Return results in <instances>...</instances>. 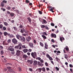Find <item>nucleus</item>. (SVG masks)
<instances>
[{
	"label": "nucleus",
	"instance_id": "27",
	"mask_svg": "<svg viewBox=\"0 0 73 73\" xmlns=\"http://www.w3.org/2000/svg\"><path fill=\"white\" fill-rule=\"evenodd\" d=\"M42 70L43 72H45V68L44 67H43L42 68Z\"/></svg>",
	"mask_w": 73,
	"mask_h": 73
},
{
	"label": "nucleus",
	"instance_id": "51",
	"mask_svg": "<svg viewBox=\"0 0 73 73\" xmlns=\"http://www.w3.org/2000/svg\"><path fill=\"white\" fill-rule=\"evenodd\" d=\"M42 4H39L38 5V7H39L40 8V7L41 6H42Z\"/></svg>",
	"mask_w": 73,
	"mask_h": 73
},
{
	"label": "nucleus",
	"instance_id": "14",
	"mask_svg": "<svg viewBox=\"0 0 73 73\" xmlns=\"http://www.w3.org/2000/svg\"><path fill=\"white\" fill-rule=\"evenodd\" d=\"M38 62L37 61L35 60L34 61L33 65H37Z\"/></svg>",
	"mask_w": 73,
	"mask_h": 73
},
{
	"label": "nucleus",
	"instance_id": "4",
	"mask_svg": "<svg viewBox=\"0 0 73 73\" xmlns=\"http://www.w3.org/2000/svg\"><path fill=\"white\" fill-rule=\"evenodd\" d=\"M7 68L9 70V71L10 72H12V73H15V72L13 71L11 69V67H7Z\"/></svg>",
	"mask_w": 73,
	"mask_h": 73
},
{
	"label": "nucleus",
	"instance_id": "56",
	"mask_svg": "<svg viewBox=\"0 0 73 73\" xmlns=\"http://www.w3.org/2000/svg\"><path fill=\"white\" fill-rule=\"evenodd\" d=\"M45 28L47 30H48V29H49V28H48V27L47 26H45Z\"/></svg>",
	"mask_w": 73,
	"mask_h": 73
},
{
	"label": "nucleus",
	"instance_id": "30",
	"mask_svg": "<svg viewBox=\"0 0 73 73\" xmlns=\"http://www.w3.org/2000/svg\"><path fill=\"white\" fill-rule=\"evenodd\" d=\"M4 25H5V26H7V25H8V23H7V22H4Z\"/></svg>",
	"mask_w": 73,
	"mask_h": 73
},
{
	"label": "nucleus",
	"instance_id": "41",
	"mask_svg": "<svg viewBox=\"0 0 73 73\" xmlns=\"http://www.w3.org/2000/svg\"><path fill=\"white\" fill-rule=\"evenodd\" d=\"M13 29H14L15 31H17V28L16 27H13Z\"/></svg>",
	"mask_w": 73,
	"mask_h": 73
},
{
	"label": "nucleus",
	"instance_id": "59",
	"mask_svg": "<svg viewBox=\"0 0 73 73\" xmlns=\"http://www.w3.org/2000/svg\"><path fill=\"white\" fill-rule=\"evenodd\" d=\"M28 52H32V50L31 49H29L28 50Z\"/></svg>",
	"mask_w": 73,
	"mask_h": 73
},
{
	"label": "nucleus",
	"instance_id": "36",
	"mask_svg": "<svg viewBox=\"0 0 73 73\" xmlns=\"http://www.w3.org/2000/svg\"><path fill=\"white\" fill-rule=\"evenodd\" d=\"M18 69L19 72H21V68L19 67Z\"/></svg>",
	"mask_w": 73,
	"mask_h": 73
},
{
	"label": "nucleus",
	"instance_id": "25",
	"mask_svg": "<svg viewBox=\"0 0 73 73\" xmlns=\"http://www.w3.org/2000/svg\"><path fill=\"white\" fill-rule=\"evenodd\" d=\"M27 19L30 23H31V18H30V17L28 18Z\"/></svg>",
	"mask_w": 73,
	"mask_h": 73
},
{
	"label": "nucleus",
	"instance_id": "50",
	"mask_svg": "<svg viewBox=\"0 0 73 73\" xmlns=\"http://www.w3.org/2000/svg\"><path fill=\"white\" fill-rule=\"evenodd\" d=\"M23 36H28V34H22Z\"/></svg>",
	"mask_w": 73,
	"mask_h": 73
},
{
	"label": "nucleus",
	"instance_id": "35",
	"mask_svg": "<svg viewBox=\"0 0 73 73\" xmlns=\"http://www.w3.org/2000/svg\"><path fill=\"white\" fill-rule=\"evenodd\" d=\"M7 9H8V10H11V7H7Z\"/></svg>",
	"mask_w": 73,
	"mask_h": 73
},
{
	"label": "nucleus",
	"instance_id": "15",
	"mask_svg": "<svg viewBox=\"0 0 73 73\" xmlns=\"http://www.w3.org/2000/svg\"><path fill=\"white\" fill-rule=\"evenodd\" d=\"M53 9H54V7L51 8V9H50V11H51L53 13V12H54V11H53Z\"/></svg>",
	"mask_w": 73,
	"mask_h": 73
},
{
	"label": "nucleus",
	"instance_id": "34",
	"mask_svg": "<svg viewBox=\"0 0 73 73\" xmlns=\"http://www.w3.org/2000/svg\"><path fill=\"white\" fill-rule=\"evenodd\" d=\"M11 40L10 39H9L8 40L7 42L9 43H10V42H11Z\"/></svg>",
	"mask_w": 73,
	"mask_h": 73
},
{
	"label": "nucleus",
	"instance_id": "55",
	"mask_svg": "<svg viewBox=\"0 0 73 73\" xmlns=\"http://www.w3.org/2000/svg\"><path fill=\"white\" fill-rule=\"evenodd\" d=\"M38 12L39 14H40V15H41L42 13V12L40 11H38Z\"/></svg>",
	"mask_w": 73,
	"mask_h": 73
},
{
	"label": "nucleus",
	"instance_id": "6",
	"mask_svg": "<svg viewBox=\"0 0 73 73\" xmlns=\"http://www.w3.org/2000/svg\"><path fill=\"white\" fill-rule=\"evenodd\" d=\"M27 62L29 64H32L33 62V61L32 60H28Z\"/></svg>",
	"mask_w": 73,
	"mask_h": 73
},
{
	"label": "nucleus",
	"instance_id": "62",
	"mask_svg": "<svg viewBox=\"0 0 73 73\" xmlns=\"http://www.w3.org/2000/svg\"><path fill=\"white\" fill-rule=\"evenodd\" d=\"M0 48L2 49H3V46H0Z\"/></svg>",
	"mask_w": 73,
	"mask_h": 73
},
{
	"label": "nucleus",
	"instance_id": "10",
	"mask_svg": "<svg viewBox=\"0 0 73 73\" xmlns=\"http://www.w3.org/2000/svg\"><path fill=\"white\" fill-rule=\"evenodd\" d=\"M20 51L19 50H17V53L16 55L17 56H20Z\"/></svg>",
	"mask_w": 73,
	"mask_h": 73
},
{
	"label": "nucleus",
	"instance_id": "17",
	"mask_svg": "<svg viewBox=\"0 0 73 73\" xmlns=\"http://www.w3.org/2000/svg\"><path fill=\"white\" fill-rule=\"evenodd\" d=\"M28 49H25L23 50V52H24V53H27V52H28Z\"/></svg>",
	"mask_w": 73,
	"mask_h": 73
},
{
	"label": "nucleus",
	"instance_id": "48",
	"mask_svg": "<svg viewBox=\"0 0 73 73\" xmlns=\"http://www.w3.org/2000/svg\"><path fill=\"white\" fill-rule=\"evenodd\" d=\"M19 48V46H16L15 47V48L16 49H18Z\"/></svg>",
	"mask_w": 73,
	"mask_h": 73
},
{
	"label": "nucleus",
	"instance_id": "54",
	"mask_svg": "<svg viewBox=\"0 0 73 73\" xmlns=\"http://www.w3.org/2000/svg\"><path fill=\"white\" fill-rule=\"evenodd\" d=\"M1 10H3V11H5V9H3V8H1Z\"/></svg>",
	"mask_w": 73,
	"mask_h": 73
},
{
	"label": "nucleus",
	"instance_id": "53",
	"mask_svg": "<svg viewBox=\"0 0 73 73\" xmlns=\"http://www.w3.org/2000/svg\"><path fill=\"white\" fill-rule=\"evenodd\" d=\"M51 25L52 27H54V24L53 23H51Z\"/></svg>",
	"mask_w": 73,
	"mask_h": 73
},
{
	"label": "nucleus",
	"instance_id": "19",
	"mask_svg": "<svg viewBox=\"0 0 73 73\" xmlns=\"http://www.w3.org/2000/svg\"><path fill=\"white\" fill-rule=\"evenodd\" d=\"M27 56L26 55L24 54L23 55V58H27Z\"/></svg>",
	"mask_w": 73,
	"mask_h": 73
},
{
	"label": "nucleus",
	"instance_id": "24",
	"mask_svg": "<svg viewBox=\"0 0 73 73\" xmlns=\"http://www.w3.org/2000/svg\"><path fill=\"white\" fill-rule=\"evenodd\" d=\"M42 37H43L44 39H46V37L44 35H42Z\"/></svg>",
	"mask_w": 73,
	"mask_h": 73
},
{
	"label": "nucleus",
	"instance_id": "8",
	"mask_svg": "<svg viewBox=\"0 0 73 73\" xmlns=\"http://www.w3.org/2000/svg\"><path fill=\"white\" fill-rule=\"evenodd\" d=\"M45 46L44 47L46 49H48V44H47V42H45L44 43Z\"/></svg>",
	"mask_w": 73,
	"mask_h": 73
},
{
	"label": "nucleus",
	"instance_id": "28",
	"mask_svg": "<svg viewBox=\"0 0 73 73\" xmlns=\"http://www.w3.org/2000/svg\"><path fill=\"white\" fill-rule=\"evenodd\" d=\"M41 28H44L45 27V25H42L41 26Z\"/></svg>",
	"mask_w": 73,
	"mask_h": 73
},
{
	"label": "nucleus",
	"instance_id": "44",
	"mask_svg": "<svg viewBox=\"0 0 73 73\" xmlns=\"http://www.w3.org/2000/svg\"><path fill=\"white\" fill-rule=\"evenodd\" d=\"M55 68L57 71H58V70H59V68L57 67H56Z\"/></svg>",
	"mask_w": 73,
	"mask_h": 73
},
{
	"label": "nucleus",
	"instance_id": "12",
	"mask_svg": "<svg viewBox=\"0 0 73 73\" xmlns=\"http://www.w3.org/2000/svg\"><path fill=\"white\" fill-rule=\"evenodd\" d=\"M38 64L39 66H43V64L41 63L40 62H38Z\"/></svg>",
	"mask_w": 73,
	"mask_h": 73
},
{
	"label": "nucleus",
	"instance_id": "57",
	"mask_svg": "<svg viewBox=\"0 0 73 73\" xmlns=\"http://www.w3.org/2000/svg\"><path fill=\"white\" fill-rule=\"evenodd\" d=\"M70 67V68H73V66L71 64H69Z\"/></svg>",
	"mask_w": 73,
	"mask_h": 73
},
{
	"label": "nucleus",
	"instance_id": "11",
	"mask_svg": "<svg viewBox=\"0 0 73 73\" xmlns=\"http://www.w3.org/2000/svg\"><path fill=\"white\" fill-rule=\"evenodd\" d=\"M3 45H7L8 44L6 42V40H4L3 42Z\"/></svg>",
	"mask_w": 73,
	"mask_h": 73
},
{
	"label": "nucleus",
	"instance_id": "64",
	"mask_svg": "<svg viewBox=\"0 0 73 73\" xmlns=\"http://www.w3.org/2000/svg\"><path fill=\"white\" fill-rule=\"evenodd\" d=\"M29 15L30 16H32V14L30 13L29 14Z\"/></svg>",
	"mask_w": 73,
	"mask_h": 73
},
{
	"label": "nucleus",
	"instance_id": "42",
	"mask_svg": "<svg viewBox=\"0 0 73 73\" xmlns=\"http://www.w3.org/2000/svg\"><path fill=\"white\" fill-rule=\"evenodd\" d=\"M3 54L4 52H3V51L1 50V55H3Z\"/></svg>",
	"mask_w": 73,
	"mask_h": 73
},
{
	"label": "nucleus",
	"instance_id": "1",
	"mask_svg": "<svg viewBox=\"0 0 73 73\" xmlns=\"http://www.w3.org/2000/svg\"><path fill=\"white\" fill-rule=\"evenodd\" d=\"M16 36L17 37V38L18 39H20H20L21 41H23L24 42H25V38L24 37H23V38L22 37V36H20V35H16Z\"/></svg>",
	"mask_w": 73,
	"mask_h": 73
},
{
	"label": "nucleus",
	"instance_id": "32",
	"mask_svg": "<svg viewBox=\"0 0 73 73\" xmlns=\"http://www.w3.org/2000/svg\"><path fill=\"white\" fill-rule=\"evenodd\" d=\"M65 48L66 51H69V48H68V47H65Z\"/></svg>",
	"mask_w": 73,
	"mask_h": 73
},
{
	"label": "nucleus",
	"instance_id": "60",
	"mask_svg": "<svg viewBox=\"0 0 73 73\" xmlns=\"http://www.w3.org/2000/svg\"><path fill=\"white\" fill-rule=\"evenodd\" d=\"M70 71H71V72L72 73H73V70H72V69L70 68Z\"/></svg>",
	"mask_w": 73,
	"mask_h": 73
},
{
	"label": "nucleus",
	"instance_id": "31",
	"mask_svg": "<svg viewBox=\"0 0 73 73\" xmlns=\"http://www.w3.org/2000/svg\"><path fill=\"white\" fill-rule=\"evenodd\" d=\"M46 57H47V58H49L50 57V56H49V55L48 54H46Z\"/></svg>",
	"mask_w": 73,
	"mask_h": 73
},
{
	"label": "nucleus",
	"instance_id": "43",
	"mask_svg": "<svg viewBox=\"0 0 73 73\" xmlns=\"http://www.w3.org/2000/svg\"><path fill=\"white\" fill-rule=\"evenodd\" d=\"M22 47L23 48H27V47H26V46H25V45H23L22 46Z\"/></svg>",
	"mask_w": 73,
	"mask_h": 73
},
{
	"label": "nucleus",
	"instance_id": "49",
	"mask_svg": "<svg viewBox=\"0 0 73 73\" xmlns=\"http://www.w3.org/2000/svg\"><path fill=\"white\" fill-rule=\"evenodd\" d=\"M55 59L56 60V61H58L59 60V59L57 57Z\"/></svg>",
	"mask_w": 73,
	"mask_h": 73
},
{
	"label": "nucleus",
	"instance_id": "2",
	"mask_svg": "<svg viewBox=\"0 0 73 73\" xmlns=\"http://www.w3.org/2000/svg\"><path fill=\"white\" fill-rule=\"evenodd\" d=\"M31 55L34 58H35L36 57H37V53L35 52H32L31 53Z\"/></svg>",
	"mask_w": 73,
	"mask_h": 73
},
{
	"label": "nucleus",
	"instance_id": "46",
	"mask_svg": "<svg viewBox=\"0 0 73 73\" xmlns=\"http://www.w3.org/2000/svg\"><path fill=\"white\" fill-rule=\"evenodd\" d=\"M64 58H68V56L66 55H64Z\"/></svg>",
	"mask_w": 73,
	"mask_h": 73
},
{
	"label": "nucleus",
	"instance_id": "18",
	"mask_svg": "<svg viewBox=\"0 0 73 73\" xmlns=\"http://www.w3.org/2000/svg\"><path fill=\"white\" fill-rule=\"evenodd\" d=\"M42 35L44 36H47V34L45 32H44L42 33Z\"/></svg>",
	"mask_w": 73,
	"mask_h": 73
},
{
	"label": "nucleus",
	"instance_id": "38",
	"mask_svg": "<svg viewBox=\"0 0 73 73\" xmlns=\"http://www.w3.org/2000/svg\"><path fill=\"white\" fill-rule=\"evenodd\" d=\"M3 31H5V30H6V29H7V28H6V27H3Z\"/></svg>",
	"mask_w": 73,
	"mask_h": 73
},
{
	"label": "nucleus",
	"instance_id": "16",
	"mask_svg": "<svg viewBox=\"0 0 73 73\" xmlns=\"http://www.w3.org/2000/svg\"><path fill=\"white\" fill-rule=\"evenodd\" d=\"M44 23V24H46L47 23V21L45 19L43 20V21L42 22V24Z\"/></svg>",
	"mask_w": 73,
	"mask_h": 73
},
{
	"label": "nucleus",
	"instance_id": "58",
	"mask_svg": "<svg viewBox=\"0 0 73 73\" xmlns=\"http://www.w3.org/2000/svg\"><path fill=\"white\" fill-rule=\"evenodd\" d=\"M40 62H41V63H43V62H44V61L42 60H40Z\"/></svg>",
	"mask_w": 73,
	"mask_h": 73
},
{
	"label": "nucleus",
	"instance_id": "37",
	"mask_svg": "<svg viewBox=\"0 0 73 73\" xmlns=\"http://www.w3.org/2000/svg\"><path fill=\"white\" fill-rule=\"evenodd\" d=\"M48 58L50 60H53V58H52L50 56V57Z\"/></svg>",
	"mask_w": 73,
	"mask_h": 73
},
{
	"label": "nucleus",
	"instance_id": "39",
	"mask_svg": "<svg viewBox=\"0 0 73 73\" xmlns=\"http://www.w3.org/2000/svg\"><path fill=\"white\" fill-rule=\"evenodd\" d=\"M25 33H27V34H28V32H29V31H28L27 30L26 31L25 30Z\"/></svg>",
	"mask_w": 73,
	"mask_h": 73
},
{
	"label": "nucleus",
	"instance_id": "29",
	"mask_svg": "<svg viewBox=\"0 0 73 73\" xmlns=\"http://www.w3.org/2000/svg\"><path fill=\"white\" fill-rule=\"evenodd\" d=\"M38 72L40 73L41 72V70H42V68H40L38 69Z\"/></svg>",
	"mask_w": 73,
	"mask_h": 73
},
{
	"label": "nucleus",
	"instance_id": "20",
	"mask_svg": "<svg viewBox=\"0 0 73 73\" xmlns=\"http://www.w3.org/2000/svg\"><path fill=\"white\" fill-rule=\"evenodd\" d=\"M29 45L31 47H33V44L32 43H30L29 44Z\"/></svg>",
	"mask_w": 73,
	"mask_h": 73
},
{
	"label": "nucleus",
	"instance_id": "13",
	"mask_svg": "<svg viewBox=\"0 0 73 73\" xmlns=\"http://www.w3.org/2000/svg\"><path fill=\"white\" fill-rule=\"evenodd\" d=\"M60 41H61V42H62V41H63V40H65V39L64 38L62 37H60Z\"/></svg>",
	"mask_w": 73,
	"mask_h": 73
},
{
	"label": "nucleus",
	"instance_id": "40",
	"mask_svg": "<svg viewBox=\"0 0 73 73\" xmlns=\"http://www.w3.org/2000/svg\"><path fill=\"white\" fill-rule=\"evenodd\" d=\"M46 52H42V54L43 55V56H45Z\"/></svg>",
	"mask_w": 73,
	"mask_h": 73
},
{
	"label": "nucleus",
	"instance_id": "63",
	"mask_svg": "<svg viewBox=\"0 0 73 73\" xmlns=\"http://www.w3.org/2000/svg\"><path fill=\"white\" fill-rule=\"evenodd\" d=\"M51 41H52V42H54V39H52L51 40Z\"/></svg>",
	"mask_w": 73,
	"mask_h": 73
},
{
	"label": "nucleus",
	"instance_id": "47",
	"mask_svg": "<svg viewBox=\"0 0 73 73\" xmlns=\"http://www.w3.org/2000/svg\"><path fill=\"white\" fill-rule=\"evenodd\" d=\"M45 65L46 66H48V64L47 62H46L45 63Z\"/></svg>",
	"mask_w": 73,
	"mask_h": 73
},
{
	"label": "nucleus",
	"instance_id": "26",
	"mask_svg": "<svg viewBox=\"0 0 73 73\" xmlns=\"http://www.w3.org/2000/svg\"><path fill=\"white\" fill-rule=\"evenodd\" d=\"M10 15L11 16V17H13V16H14V15H15V14H14V13H10Z\"/></svg>",
	"mask_w": 73,
	"mask_h": 73
},
{
	"label": "nucleus",
	"instance_id": "33",
	"mask_svg": "<svg viewBox=\"0 0 73 73\" xmlns=\"http://www.w3.org/2000/svg\"><path fill=\"white\" fill-rule=\"evenodd\" d=\"M25 2L26 3H30V2L28 0H26Z\"/></svg>",
	"mask_w": 73,
	"mask_h": 73
},
{
	"label": "nucleus",
	"instance_id": "23",
	"mask_svg": "<svg viewBox=\"0 0 73 73\" xmlns=\"http://www.w3.org/2000/svg\"><path fill=\"white\" fill-rule=\"evenodd\" d=\"M3 34L5 36H7V35H8V33L6 32H5L3 33Z\"/></svg>",
	"mask_w": 73,
	"mask_h": 73
},
{
	"label": "nucleus",
	"instance_id": "9",
	"mask_svg": "<svg viewBox=\"0 0 73 73\" xmlns=\"http://www.w3.org/2000/svg\"><path fill=\"white\" fill-rule=\"evenodd\" d=\"M51 37H54V38H56V35L55 34L52 33L51 34Z\"/></svg>",
	"mask_w": 73,
	"mask_h": 73
},
{
	"label": "nucleus",
	"instance_id": "21",
	"mask_svg": "<svg viewBox=\"0 0 73 73\" xmlns=\"http://www.w3.org/2000/svg\"><path fill=\"white\" fill-rule=\"evenodd\" d=\"M25 29H23V30H22V29H21V32L22 33H23L24 32H25Z\"/></svg>",
	"mask_w": 73,
	"mask_h": 73
},
{
	"label": "nucleus",
	"instance_id": "52",
	"mask_svg": "<svg viewBox=\"0 0 73 73\" xmlns=\"http://www.w3.org/2000/svg\"><path fill=\"white\" fill-rule=\"evenodd\" d=\"M36 59L37 60H41V58H40V57H38L36 58Z\"/></svg>",
	"mask_w": 73,
	"mask_h": 73
},
{
	"label": "nucleus",
	"instance_id": "7",
	"mask_svg": "<svg viewBox=\"0 0 73 73\" xmlns=\"http://www.w3.org/2000/svg\"><path fill=\"white\" fill-rule=\"evenodd\" d=\"M12 41L14 44H16L17 42V41L15 38H13L12 40Z\"/></svg>",
	"mask_w": 73,
	"mask_h": 73
},
{
	"label": "nucleus",
	"instance_id": "5",
	"mask_svg": "<svg viewBox=\"0 0 73 73\" xmlns=\"http://www.w3.org/2000/svg\"><path fill=\"white\" fill-rule=\"evenodd\" d=\"M8 49L10 51H14V49L12 48V46H10L8 48Z\"/></svg>",
	"mask_w": 73,
	"mask_h": 73
},
{
	"label": "nucleus",
	"instance_id": "61",
	"mask_svg": "<svg viewBox=\"0 0 73 73\" xmlns=\"http://www.w3.org/2000/svg\"><path fill=\"white\" fill-rule=\"evenodd\" d=\"M19 27H20V28H23V25H21Z\"/></svg>",
	"mask_w": 73,
	"mask_h": 73
},
{
	"label": "nucleus",
	"instance_id": "45",
	"mask_svg": "<svg viewBox=\"0 0 73 73\" xmlns=\"http://www.w3.org/2000/svg\"><path fill=\"white\" fill-rule=\"evenodd\" d=\"M3 25L1 24L0 25V29H1L3 28Z\"/></svg>",
	"mask_w": 73,
	"mask_h": 73
},
{
	"label": "nucleus",
	"instance_id": "22",
	"mask_svg": "<svg viewBox=\"0 0 73 73\" xmlns=\"http://www.w3.org/2000/svg\"><path fill=\"white\" fill-rule=\"evenodd\" d=\"M39 44L41 46H42V47H43V46H44V44H43V43H42V42H40Z\"/></svg>",
	"mask_w": 73,
	"mask_h": 73
},
{
	"label": "nucleus",
	"instance_id": "3",
	"mask_svg": "<svg viewBox=\"0 0 73 73\" xmlns=\"http://www.w3.org/2000/svg\"><path fill=\"white\" fill-rule=\"evenodd\" d=\"M7 3V1H5V0L3 1L2 2H1V7H4V5H5V4L4 3L6 4Z\"/></svg>",
	"mask_w": 73,
	"mask_h": 73
}]
</instances>
